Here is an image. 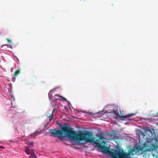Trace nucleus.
Wrapping results in <instances>:
<instances>
[{"label":"nucleus","instance_id":"8","mask_svg":"<svg viewBox=\"0 0 158 158\" xmlns=\"http://www.w3.org/2000/svg\"><path fill=\"white\" fill-rule=\"evenodd\" d=\"M98 137L99 139L100 140H102L105 139L104 137H103V136L101 134L99 135Z\"/></svg>","mask_w":158,"mask_h":158},{"label":"nucleus","instance_id":"1","mask_svg":"<svg viewBox=\"0 0 158 158\" xmlns=\"http://www.w3.org/2000/svg\"><path fill=\"white\" fill-rule=\"evenodd\" d=\"M49 132L52 135L56 136L59 139L66 137L76 141H84L86 143H93L103 153L107 154L112 158H129L131 155L142 153L143 148L138 147H133L132 149L128 151V153L125 152L121 148H119L118 150L112 149L110 151L107 146L102 145L99 143L98 140H95L92 132L86 131L85 132L77 133L73 128L67 125L62 127L61 130L50 129Z\"/></svg>","mask_w":158,"mask_h":158},{"label":"nucleus","instance_id":"2","mask_svg":"<svg viewBox=\"0 0 158 158\" xmlns=\"http://www.w3.org/2000/svg\"><path fill=\"white\" fill-rule=\"evenodd\" d=\"M109 113H114V114L116 116L123 118H126L127 117H130L134 115V114H131L125 116H121L119 115L118 112L115 111L114 109L112 110V111L109 112Z\"/></svg>","mask_w":158,"mask_h":158},{"label":"nucleus","instance_id":"13","mask_svg":"<svg viewBox=\"0 0 158 158\" xmlns=\"http://www.w3.org/2000/svg\"><path fill=\"white\" fill-rule=\"evenodd\" d=\"M39 132L38 131H35L34 133L33 134H31V136H35V135H34L36 134V133H39Z\"/></svg>","mask_w":158,"mask_h":158},{"label":"nucleus","instance_id":"15","mask_svg":"<svg viewBox=\"0 0 158 158\" xmlns=\"http://www.w3.org/2000/svg\"><path fill=\"white\" fill-rule=\"evenodd\" d=\"M7 40L9 42H11V41L9 40L8 39H7Z\"/></svg>","mask_w":158,"mask_h":158},{"label":"nucleus","instance_id":"9","mask_svg":"<svg viewBox=\"0 0 158 158\" xmlns=\"http://www.w3.org/2000/svg\"><path fill=\"white\" fill-rule=\"evenodd\" d=\"M31 155H33V156L35 157V158H36L37 157L35 155L33 152V150H31Z\"/></svg>","mask_w":158,"mask_h":158},{"label":"nucleus","instance_id":"7","mask_svg":"<svg viewBox=\"0 0 158 158\" xmlns=\"http://www.w3.org/2000/svg\"><path fill=\"white\" fill-rule=\"evenodd\" d=\"M55 110H56V109H53V110L52 112V114L50 115H49V116H48V117L49 118V122H51V121L52 120V118H53V111Z\"/></svg>","mask_w":158,"mask_h":158},{"label":"nucleus","instance_id":"4","mask_svg":"<svg viewBox=\"0 0 158 158\" xmlns=\"http://www.w3.org/2000/svg\"><path fill=\"white\" fill-rule=\"evenodd\" d=\"M151 148L150 149H148V151H152L154 149H156L158 148V147L156 145H155L153 144H151L150 145Z\"/></svg>","mask_w":158,"mask_h":158},{"label":"nucleus","instance_id":"17","mask_svg":"<svg viewBox=\"0 0 158 158\" xmlns=\"http://www.w3.org/2000/svg\"><path fill=\"white\" fill-rule=\"evenodd\" d=\"M103 143H105V142L104 141H103Z\"/></svg>","mask_w":158,"mask_h":158},{"label":"nucleus","instance_id":"6","mask_svg":"<svg viewBox=\"0 0 158 158\" xmlns=\"http://www.w3.org/2000/svg\"><path fill=\"white\" fill-rule=\"evenodd\" d=\"M25 151L27 153V154L28 155H30L31 154L30 150L29 149L27 148V147H25Z\"/></svg>","mask_w":158,"mask_h":158},{"label":"nucleus","instance_id":"11","mask_svg":"<svg viewBox=\"0 0 158 158\" xmlns=\"http://www.w3.org/2000/svg\"><path fill=\"white\" fill-rule=\"evenodd\" d=\"M60 97L61 98V100L64 101H66V99L65 98H64V97L62 96H60Z\"/></svg>","mask_w":158,"mask_h":158},{"label":"nucleus","instance_id":"3","mask_svg":"<svg viewBox=\"0 0 158 158\" xmlns=\"http://www.w3.org/2000/svg\"><path fill=\"white\" fill-rule=\"evenodd\" d=\"M109 135L110 137H112L114 139H116L118 138L117 136L116 132L115 131H112Z\"/></svg>","mask_w":158,"mask_h":158},{"label":"nucleus","instance_id":"12","mask_svg":"<svg viewBox=\"0 0 158 158\" xmlns=\"http://www.w3.org/2000/svg\"><path fill=\"white\" fill-rule=\"evenodd\" d=\"M144 130L146 132H149L150 131V129L149 128H147L145 129Z\"/></svg>","mask_w":158,"mask_h":158},{"label":"nucleus","instance_id":"10","mask_svg":"<svg viewBox=\"0 0 158 158\" xmlns=\"http://www.w3.org/2000/svg\"><path fill=\"white\" fill-rule=\"evenodd\" d=\"M27 144L29 146H32L33 145L34 143L33 142H28Z\"/></svg>","mask_w":158,"mask_h":158},{"label":"nucleus","instance_id":"14","mask_svg":"<svg viewBox=\"0 0 158 158\" xmlns=\"http://www.w3.org/2000/svg\"><path fill=\"white\" fill-rule=\"evenodd\" d=\"M149 132L151 133L152 134H153V133H154V131L153 129H150V131Z\"/></svg>","mask_w":158,"mask_h":158},{"label":"nucleus","instance_id":"16","mask_svg":"<svg viewBox=\"0 0 158 158\" xmlns=\"http://www.w3.org/2000/svg\"><path fill=\"white\" fill-rule=\"evenodd\" d=\"M0 148H4V147L2 146H0Z\"/></svg>","mask_w":158,"mask_h":158},{"label":"nucleus","instance_id":"5","mask_svg":"<svg viewBox=\"0 0 158 158\" xmlns=\"http://www.w3.org/2000/svg\"><path fill=\"white\" fill-rule=\"evenodd\" d=\"M20 73V70L19 69L16 70L14 73L13 74V78L15 79L16 77L18 76Z\"/></svg>","mask_w":158,"mask_h":158}]
</instances>
